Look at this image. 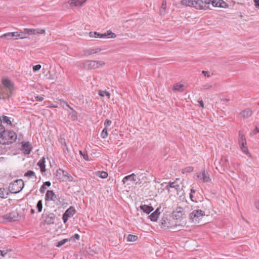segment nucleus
Listing matches in <instances>:
<instances>
[{"label": "nucleus", "instance_id": "obj_47", "mask_svg": "<svg viewBox=\"0 0 259 259\" xmlns=\"http://www.w3.org/2000/svg\"><path fill=\"white\" fill-rule=\"evenodd\" d=\"M41 65L39 64L35 65L33 67V71L34 72H36L37 71H38L41 68Z\"/></svg>", "mask_w": 259, "mask_h": 259}, {"label": "nucleus", "instance_id": "obj_62", "mask_svg": "<svg viewBox=\"0 0 259 259\" xmlns=\"http://www.w3.org/2000/svg\"><path fill=\"white\" fill-rule=\"evenodd\" d=\"M73 237L76 239L77 240H79L80 237L78 234H75L73 236Z\"/></svg>", "mask_w": 259, "mask_h": 259}, {"label": "nucleus", "instance_id": "obj_9", "mask_svg": "<svg viewBox=\"0 0 259 259\" xmlns=\"http://www.w3.org/2000/svg\"><path fill=\"white\" fill-rule=\"evenodd\" d=\"M75 209L72 206H70L68 208L63 214L62 219L63 220V222L66 223L69 218L73 217L75 214Z\"/></svg>", "mask_w": 259, "mask_h": 259}, {"label": "nucleus", "instance_id": "obj_51", "mask_svg": "<svg viewBox=\"0 0 259 259\" xmlns=\"http://www.w3.org/2000/svg\"><path fill=\"white\" fill-rule=\"evenodd\" d=\"M7 254V250H2L0 249V255L4 257Z\"/></svg>", "mask_w": 259, "mask_h": 259}, {"label": "nucleus", "instance_id": "obj_45", "mask_svg": "<svg viewBox=\"0 0 259 259\" xmlns=\"http://www.w3.org/2000/svg\"><path fill=\"white\" fill-rule=\"evenodd\" d=\"M211 3H212L211 0H204V1H203L204 10H206L208 7L206 6V5H209Z\"/></svg>", "mask_w": 259, "mask_h": 259}, {"label": "nucleus", "instance_id": "obj_58", "mask_svg": "<svg viewBox=\"0 0 259 259\" xmlns=\"http://www.w3.org/2000/svg\"><path fill=\"white\" fill-rule=\"evenodd\" d=\"M258 133H259V129L256 127L255 128L253 131L252 133L253 135H255Z\"/></svg>", "mask_w": 259, "mask_h": 259}, {"label": "nucleus", "instance_id": "obj_57", "mask_svg": "<svg viewBox=\"0 0 259 259\" xmlns=\"http://www.w3.org/2000/svg\"><path fill=\"white\" fill-rule=\"evenodd\" d=\"M212 87L210 85H204L203 86L202 89L203 90H208Z\"/></svg>", "mask_w": 259, "mask_h": 259}, {"label": "nucleus", "instance_id": "obj_30", "mask_svg": "<svg viewBox=\"0 0 259 259\" xmlns=\"http://www.w3.org/2000/svg\"><path fill=\"white\" fill-rule=\"evenodd\" d=\"M138 237L136 235L130 234L127 237V241L134 242L138 240Z\"/></svg>", "mask_w": 259, "mask_h": 259}, {"label": "nucleus", "instance_id": "obj_50", "mask_svg": "<svg viewBox=\"0 0 259 259\" xmlns=\"http://www.w3.org/2000/svg\"><path fill=\"white\" fill-rule=\"evenodd\" d=\"M79 153L81 155H82L83 157V158L85 159V160H88V156L87 154H85V153H83V152L81 151H79Z\"/></svg>", "mask_w": 259, "mask_h": 259}, {"label": "nucleus", "instance_id": "obj_54", "mask_svg": "<svg viewBox=\"0 0 259 259\" xmlns=\"http://www.w3.org/2000/svg\"><path fill=\"white\" fill-rule=\"evenodd\" d=\"M255 7L259 9V0H253Z\"/></svg>", "mask_w": 259, "mask_h": 259}, {"label": "nucleus", "instance_id": "obj_43", "mask_svg": "<svg viewBox=\"0 0 259 259\" xmlns=\"http://www.w3.org/2000/svg\"><path fill=\"white\" fill-rule=\"evenodd\" d=\"M36 208H37L38 212H40L42 210V200H40L38 201L37 205H36Z\"/></svg>", "mask_w": 259, "mask_h": 259}, {"label": "nucleus", "instance_id": "obj_11", "mask_svg": "<svg viewBox=\"0 0 259 259\" xmlns=\"http://www.w3.org/2000/svg\"><path fill=\"white\" fill-rule=\"evenodd\" d=\"M196 177L199 180H202L204 183H207L210 181L209 176L205 170L196 174Z\"/></svg>", "mask_w": 259, "mask_h": 259}, {"label": "nucleus", "instance_id": "obj_19", "mask_svg": "<svg viewBox=\"0 0 259 259\" xmlns=\"http://www.w3.org/2000/svg\"><path fill=\"white\" fill-rule=\"evenodd\" d=\"M252 114V111L250 108H246L244 110L242 111L240 115L243 118H248L251 116Z\"/></svg>", "mask_w": 259, "mask_h": 259}, {"label": "nucleus", "instance_id": "obj_5", "mask_svg": "<svg viewBox=\"0 0 259 259\" xmlns=\"http://www.w3.org/2000/svg\"><path fill=\"white\" fill-rule=\"evenodd\" d=\"M214 163L216 166V168L221 171H225L226 169L229 167L228 159L224 156L221 158L220 161H215Z\"/></svg>", "mask_w": 259, "mask_h": 259}, {"label": "nucleus", "instance_id": "obj_37", "mask_svg": "<svg viewBox=\"0 0 259 259\" xmlns=\"http://www.w3.org/2000/svg\"><path fill=\"white\" fill-rule=\"evenodd\" d=\"M239 145H240V147L241 150L242 151V152L246 154H248V150L247 147L246 146V144H243V145L239 144Z\"/></svg>", "mask_w": 259, "mask_h": 259}, {"label": "nucleus", "instance_id": "obj_36", "mask_svg": "<svg viewBox=\"0 0 259 259\" xmlns=\"http://www.w3.org/2000/svg\"><path fill=\"white\" fill-rule=\"evenodd\" d=\"M108 135V133L107 132V129L106 128H104L101 132V137L103 139H105L107 137Z\"/></svg>", "mask_w": 259, "mask_h": 259}, {"label": "nucleus", "instance_id": "obj_38", "mask_svg": "<svg viewBox=\"0 0 259 259\" xmlns=\"http://www.w3.org/2000/svg\"><path fill=\"white\" fill-rule=\"evenodd\" d=\"M24 176L27 177H35V178H36V176L35 175V172L32 170H28L25 174H24Z\"/></svg>", "mask_w": 259, "mask_h": 259}, {"label": "nucleus", "instance_id": "obj_6", "mask_svg": "<svg viewBox=\"0 0 259 259\" xmlns=\"http://www.w3.org/2000/svg\"><path fill=\"white\" fill-rule=\"evenodd\" d=\"M42 219L46 224H54L56 220V215L53 213H45L42 215Z\"/></svg>", "mask_w": 259, "mask_h": 259}, {"label": "nucleus", "instance_id": "obj_14", "mask_svg": "<svg viewBox=\"0 0 259 259\" xmlns=\"http://www.w3.org/2000/svg\"><path fill=\"white\" fill-rule=\"evenodd\" d=\"M179 179H177L176 181L172 182H169L168 184L166 186V189L169 191L168 188H174L177 191H179L182 189V187L180 184L178 183Z\"/></svg>", "mask_w": 259, "mask_h": 259}, {"label": "nucleus", "instance_id": "obj_63", "mask_svg": "<svg viewBox=\"0 0 259 259\" xmlns=\"http://www.w3.org/2000/svg\"><path fill=\"white\" fill-rule=\"evenodd\" d=\"M195 192V190L193 189V188L191 189L190 190V194H193V193H194Z\"/></svg>", "mask_w": 259, "mask_h": 259}, {"label": "nucleus", "instance_id": "obj_32", "mask_svg": "<svg viewBox=\"0 0 259 259\" xmlns=\"http://www.w3.org/2000/svg\"><path fill=\"white\" fill-rule=\"evenodd\" d=\"M136 175L138 176L139 177V178L137 179V181H139V182H138L137 184H141L142 183V181L146 179V177L143 174L138 173L136 174Z\"/></svg>", "mask_w": 259, "mask_h": 259}, {"label": "nucleus", "instance_id": "obj_61", "mask_svg": "<svg viewBox=\"0 0 259 259\" xmlns=\"http://www.w3.org/2000/svg\"><path fill=\"white\" fill-rule=\"evenodd\" d=\"M190 198L191 199V200L192 201H194V202H197V201L196 200H194L193 198H194V196L193 195V194H190Z\"/></svg>", "mask_w": 259, "mask_h": 259}, {"label": "nucleus", "instance_id": "obj_21", "mask_svg": "<svg viewBox=\"0 0 259 259\" xmlns=\"http://www.w3.org/2000/svg\"><path fill=\"white\" fill-rule=\"evenodd\" d=\"M140 208L144 212L147 214L150 213L153 210V208L152 206L145 204L141 205Z\"/></svg>", "mask_w": 259, "mask_h": 259}, {"label": "nucleus", "instance_id": "obj_59", "mask_svg": "<svg viewBox=\"0 0 259 259\" xmlns=\"http://www.w3.org/2000/svg\"><path fill=\"white\" fill-rule=\"evenodd\" d=\"M35 99L37 101H41L44 99L43 97H40V96H37L35 97Z\"/></svg>", "mask_w": 259, "mask_h": 259}, {"label": "nucleus", "instance_id": "obj_26", "mask_svg": "<svg viewBox=\"0 0 259 259\" xmlns=\"http://www.w3.org/2000/svg\"><path fill=\"white\" fill-rule=\"evenodd\" d=\"M161 223L162 227L163 228H169L170 227L169 223L168 222L167 219L165 217L161 219Z\"/></svg>", "mask_w": 259, "mask_h": 259}, {"label": "nucleus", "instance_id": "obj_18", "mask_svg": "<svg viewBox=\"0 0 259 259\" xmlns=\"http://www.w3.org/2000/svg\"><path fill=\"white\" fill-rule=\"evenodd\" d=\"M45 199L47 201L52 200L55 201L57 199V196L52 190H48L45 196Z\"/></svg>", "mask_w": 259, "mask_h": 259}, {"label": "nucleus", "instance_id": "obj_27", "mask_svg": "<svg viewBox=\"0 0 259 259\" xmlns=\"http://www.w3.org/2000/svg\"><path fill=\"white\" fill-rule=\"evenodd\" d=\"M183 84L178 83L173 87L172 90L174 91L181 92L183 90Z\"/></svg>", "mask_w": 259, "mask_h": 259}, {"label": "nucleus", "instance_id": "obj_13", "mask_svg": "<svg viewBox=\"0 0 259 259\" xmlns=\"http://www.w3.org/2000/svg\"><path fill=\"white\" fill-rule=\"evenodd\" d=\"M82 65L83 68L87 70L96 69L95 60H85Z\"/></svg>", "mask_w": 259, "mask_h": 259}, {"label": "nucleus", "instance_id": "obj_7", "mask_svg": "<svg viewBox=\"0 0 259 259\" xmlns=\"http://www.w3.org/2000/svg\"><path fill=\"white\" fill-rule=\"evenodd\" d=\"M19 217V214L17 212L13 211L4 215L2 218L6 222H11L18 220Z\"/></svg>", "mask_w": 259, "mask_h": 259}, {"label": "nucleus", "instance_id": "obj_16", "mask_svg": "<svg viewBox=\"0 0 259 259\" xmlns=\"http://www.w3.org/2000/svg\"><path fill=\"white\" fill-rule=\"evenodd\" d=\"M212 5L213 7H218L223 8H228L229 5L223 0H212Z\"/></svg>", "mask_w": 259, "mask_h": 259}, {"label": "nucleus", "instance_id": "obj_15", "mask_svg": "<svg viewBox=\"0 0 259 259\" xmlns=\"http://www.w3.org/2000/svg\"><path fill=\"white\" fill-rule=\"evenodd\" d=\"M138 177H139L138 176H137L136 174L133 173L124 177L122 181L123 184H125L126 182L129 180L134 182L136 184H137L139 182V181H137V179L139 178Z\"/></svg>", "mask_w": 259, "mask_h": 259}, {"label": "nucleus", "instance_id": "obj_17", "mask_svg": "<svg viewBox=\"0 0 259 259\" xmlns=\"http://www.w3.org/2000/svg\"><path fill=\"white\" fill-rule=\"evenodd\" d=\"M22 150H24V153L25 154H29L32 150V146L29 142H22Z\"/></svg>", "mask_w": 259, "mask_h": 259}, {"label": "nucleus", "instance_id": "obj_42", "mask_svg": "<svg viewBox=\"0 0 259 259\" xmlns=\"http://www.w3.org/2000/svg\"><path fill=\"white\" fill-rule=\"evenodd\" d=\"M69 240L68 239H64L60 241H59L56 245V246L58 247H61L62 245L64 244L66 242H67Z\"/></svg>", "mask_w": 259, "mask_h": 259}, {"label": "nucleus", "instance_id": "obj_49", "mask_svg": "<svg viewBox=\"0 0 259 259\" xmlns=\"http://www.w3.org/2000/svg\"><path fill=\"white\" fill-rule=\"evenodd\" d=\"M202 73L206 77H209L211 76V74H210V72H209L208 71H206L203 70L202 71Z\"/></svg>", "mask_w": 259, "mask_h": 259}, {"label": "nucleus", "instance_id": "obj_40", "mask_svg": "<svg viewBox=\"0 0 259 259\" xmlns=\"http://www.w3.org/2000/svg\"><path fill=\"white\" fill-rule=\"evenodd\" d=\"M0 37L1 38H6L7 39H11L13 37L11 36V33L8 32V33H5V34H3L2 35H1L0 36Z\"/></svg>", "mask_w": 259, "mask_h": 259}, {"label": "nucleus", "instance_id": "obj_12", "mask_svg": "<svg viewBox=\"0 0 259 259\" xmlns=\"http://www.w3.org/2000/svg\"><path fill=\"white\" fill-rule=\"evenodd\" d=\"M24 31L29 35H35L39 34H44L46 32L44 29H33L25 28Z\"/></svg>", "mask_w": 259, "mask_h": 259}, {"label": "nucleus", "instance_id": "obj_56", "mask_svg": "<svg viewBox=\"0 0 259 259\" xmlns=\"http://www.w3.org/2000/svg\"><path fill=\"white\" fill-rule=\"evenodd\" d=\"M51 184L50 183V182L49 181H47L46 182H45L42 185H44L45 187H50L51 186Z\"/></svg>", "mask_w": 259, "mask_h": 259}, {"label": "nucleus", "instance_id": "obj_55", "mask_svg": "<svg viewBox=\"0 0 259 259\" xmlns=\"http://www.w3.org/2000/svg\"><path fill=\"white\" fill-rule=\"evenodd\" d=\"M175 212L174 211L173 212V215H174V216H175L176 217H181L182 215V212L180 210L177 212V213H178L177 215L175 214Z\"/></svg>", "mask_w": 259, "mask_h": 259}, {"label": "nucleus", "instance_id": "obj_33", "mask_svg": "<svg viewBox=\"0 0 259 259\" xmlns=\"http://www.w3.org/2000/svg\"><path fill=\"white\" fill-rule=\"evenodd\" d=\"M99 95L101 97L106 96L108 99L110 97V94L106 91H99Z\"/></svg>", "mask_w": 259, "mask_h": 259}, {"label": "nucleus", "instance_id": "obj_24", "mask_svg": "<svg viewBox=\"0 0 259 259\" xmlns=\"http://www.w3.org/2000/svg\"><path fill=\"white\" fill-rule=\"evenodd\" d=\"M89 35L91 37L103 38L106 37V33L101 34L97 32H90L89 33Z\"/></svg>", "mask_w": 259, "mask_h": 259}, {"label": "nucleus", "instance_id": "obj_8", "mask_svg": "<svg viewBox=\"0 0 259 259\" xmlns=\"http://www.w3.org/2000/svg\"><path fill=\"white\" fill-rule=\"evenodd\" d=\"M205 215V213L203 211L200 209H196L193 210L190 214V219L193 222H197L200 217H202Z\"/></svg>", "mask_w": 259, "mask_h": 259}, {"label": "nucleus", "instance_id": "obj_22", "mask_svg": "<svg viewBox=\"0 0 259 259\" xmlns=\"http://www.w3.org/2000/svg\"><path fill=\"white\" fill-rule=\"evenodd\" d=\"M45 162V158L44 157H43L39 160L37 163V165L39 166L40 171L42 172L46 171Z\"/></svg>", "mask_w": 259, "mask_h": 259}, {"label": "nucleus", "instance_id": "obj_10", "mask_svg": "<svg viewBox=\"0 0 259 259\" xmlns=\"http://www.w3.org/2000/svg\"><path fill=\"white\" fill-rule=\"evenodd\" d=\"M85 1L86 0H69L68 1L67 3L64 4L63 7H67L68 4H69L70 7H80Z\"/></svg>", "mask_w": 259, "mask_h": 259}, {"label": "nucleus", "instance_id": "obj_4", "mask_svg": "<svg viewBox=\"0 0 259 259\" xmlns=\"http://www.w3.org/2000/svg\"><path fill=\"white\" fill-rule=\"evenodd\" d=\"M24 183L21 179L16 180L11 183L9 186V191L11 193L17 194L23 189Z\"/></svg>", "mask_w": 259, "mask_h": 259}, {"label": "nucleus", "instance_id": "obj_1", "mask_svg": "<svg viewBox=\"0 0 259 259\" xmlns=\"http://www.w3.org/2000/svg\"><path fill=\"white\" fill-rule=\"evenodd\" d=\"M14 91V86L12 82L7 79L2 80V84H0V99L5 100L6 97H11Z\"/></svg>", "mask_w": 259, "mask_h": 259}, {"label": "nucleus", "instance_id": "obj_52", "mask_svg": "<svg viewBox=\"0 0 259 259\" xmlns=\"http://www.w3.org/2000/svg\"><path fill=\"white\" fill-rule=\"evenodd\" d=\"M46 189V187H45L44 185H42L39 189V191L41 193H44L45 192Z\"/></svg>", "mask_w": 259, "mask_h": 259}, {"label": "nucleus", "instance_id": "obj_29", "mask_svg": "<svg viewBox=\"0 0 259 259\" xmlns=\"http://www.w3.org/2000/svg\"><path fill=\"white\" fill-rule=\"evenodd\" d=\"M97 176L102 179H105L108 177V173L104 171H98Z\"/></svg>", "mask_w": 259, "mask_h": 259}, {"label": "nucleus", "instance_id": "obj_20", "mask_svg": "<svg viewBox=\"0 0 259 259\" xmlns=\"http://www.w3.org/2000/svg\"><path fill=\"white\" fill-rule=\"evenodd\" d=\"M102 51V49L100 48H91L85 51V55L89 56L94 54H97L100 53Z\"/></svg>", "mask_w": 259, "mask_h": 259}, {"label": "nucleus", "instance_id": "obj_41", "mask_svg": "<svg viewBox=\"0 0 259 259\" xmlns=\"http://www.w3.org/2000/svg\"><path fill=\"white\" fill-rule=\"evenodd\" d=\"M2 120L4 121V122L8 124H11L10 118L6 116H3Z\"/></svg>", "mask_w": 259, "mask_h": 259}, {"label": "nucleus", "instance_id": "obj_35", "mask_svg": "<svg viewBox=\"0 0 259 259\" xmlns=\"http://www.w3.org/2000/svg\"><path fill=\"white\" fill-rule=\"evenodd\" d=\"M193 170V167L192 166H188L182 170L183 174L191 172Z\"/></svg>", "mask_w": 259, "mask_h": 259}, {"label": "nucleus", "instance_id": "obj_48", "mask_svg": "<svg viewBox=\"0 0 259 259\" xmlns=\"http://www.w3.org/2000/svg\"><path fill=\"white\" fill-rule=\"evenodd\" d=\"M71 117V118L73 119V120H75L77 119V116L76 115V112L74 111H72V112L70 113L69 114Z\"/></svg>", "mask_w": 259, "mask_h": 259}, {"label": "nucleus", "instance_id": "obj_34", "mask_svg": "<svg viewBox=\"0 0 259 259\" xmlns=\"http://www.w3.org/2000/svg\"><path fill=\"white\" fill-rule=\"evenodd\" d=\"M11 36L12 37H19L21 39L26 38L28 37V36H21V34H19V33L18 32H11Z\"/></svg>", "mask_w": 259, "mask_h": 259}, {"label": "nucleus", "instance_id": "obj_31", "mask_svg": "<svg viewBox=\"0 0 259 259\" xmlns=\"http://www.w3.org/2000/svg\"><path fill=\"white\" fill-rule=\"evenodd\" d=\"M96 69L103 67L105 65V63L103 61L95 60Z\"/></svg>", "mask_w": 259, "mask_h": 259}, {"label": "nucleus", "instance_id": "obj_44", "mask_svg": "<svg viewBox=\"0 0 259 259\" xmlns=\"http://www.w3.org/2000/svg\"><path fill=\"white\" fill-rule=\"evenodd\" d=\"M59 171L62 172V174L63 176L65 177V180H69V178L70 177L71 178V176H69L68 175V174L66 171H65L63 170H61V169H60Z\"/></svg>", "mask_w": 259, "mask_h": 259}, {"label": "nucleus", "instance_id": "obj_2", "mask_svg": "<svg viewBox=\"0 0 259 259\" xmlns=\"http://www.w3.org/2000/svg\"><path fill=\"white\" fill-rule=\"evenodd\" d=\"M16 134L12 131L5 130V128L0 131V144L3 145L14 143L17 139Z\"/></svg>", "mask_w": 259, "mask_h": 259}, {"label": "nucleus", "instance_id": "obj_64", "mask_svg": "<svg viewBox=\"0 0 259 259\" xmlns=\"http://www.w3.org/2000/svg\"><path fill=\"white\" fill-rule=\"evenodd\" d=\"M256 207L257 209H258L259 210V200L257 201V204Z\"/></svg>", "mask_w": 259, "mask_h": 259}, {"label": "nucleus", "instance_id": "obj_46", "mask_svg": "<svg viewBox=\"0 0 259 259\" xmlns=\"http://www.w3.org/2000/svg\"><path fill=\"white\" fill-rule=\"evenodd\" d=\"M112 123V121L109 119H106L104 122L105 128H107L108 126H110Z\"/></svg>", "mask_w": 259, "mask_h": 259}, {"label": "nucleus", "instance_id": "obj_3", "mask_svg": "<svg viewBox=\"0 0 259 259\" xmlns=\"http://www.w3.org/2000/svg\"><path fill=\"white\" fill-rule=\"evenodd\" d=\"M181 4L183 6L193 7L197 10H204L202 0H182Z\"/></svg>", "mask_w": 259, "mask_h": 259}, {"label": "nucleus", "instance_id": "obj_60", "mask_svg": "<svg viewBox=\"0 0 259 259\" xmlns=\"http://www.w3.org/2000/svg\"><path fill=\"white\" fill-rule=\"evenodd\" d=\"M199 105L201 106L202 108H204V103L202 100L199 101Z\"/></svg>", "mask_w": 259, "mask_h": 259}, {"label": "nucleus", "instance_id": "obj_39", "mask_svg": "<svg viewBox=\"0 0 259 259\" xmlns=\"http://www.w3.org/2000/svg\"><path fill=\"white\" fill-rule=\"evenodd\" d=\"M106 36L109 38H115L116 36V35L111 31L109 30L107 31V33H106Z\"/></svg>", "mask_w": 259, "mask_h": 259}, {"label": "nucleus", "instance_id": "obj_28", "mask_svg": "<svg viewBox=\"0 0 259 259\" xmlns=\"http://www.w3.org/2000/svg\"><path fill=\"white\" fill-rule=\"evenodd\" d=\"M9 193L8 190L5 188H0V197L2 198H7Z\"/></svg>", "mask_w": 259, "mask_h": 259}, {"label": "nucleus", "instance_id": "obj_53", "mask_svg": "<svg viewBox=\"0 0 259 259\" xmlns=\"http://www.w3.org/2000/svg\"><path fill=\"white\" fill-rule=\"evenodd\" d=\"M161 8L165 10L166 9V1H163Z\"/></svg>", "mask_w": 259, "mask_h": 259}, {"label": "nucleus", "instance_id": "obj_23", "mask_svg": "<svg viewBox=\"0 0 259 259\" xmlns=\"http://www.w3.org/2000/svg\"><path fill=\"white\" fill-rule=\"evenodd\" d=\"M159 214H160V212L159 211V209L157 208V209H156V210L155 211H154L153 213H152L149 216V217L152 221H157Z\"/></svg>", "mask_w": 259, "mask_h": 259}, {"label": "nucleus", "instance_id": "obj_25", "mask_svg": "<svg viewBox=\"0 0 259 259\" xmlns=\"http://www.w3.org/2000/svg\"><path fill=\"white\" fill-rule=\"evenodd\" d=\"M239 143L242 145L246 144L245 136L240 131L239 132Z\"/></svg>", "mask_w": 259, "mask_h": 259}]
</instances>
